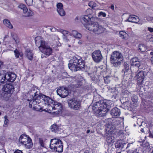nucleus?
<instances>
[{
  "label": "nucleus",
  "mask_w": 153,
  "mask_h": 153,
  "mask_svg": "<svg viewBox=\"0 0 153 153\" xmlns=\"http://www.w3.org/2000/svg\"><path fill=\"white\" fill-rule=\"evenodd\" d=\"M39 51L45 55L44 56L42 55V58L49 56L52 54L53 51L52 48L48 45L47 43L45 44H43L42 46H39Z\"/></svg>",
  "instance_id": "0eeeda50"
},
{
  "label": "nucleus",
  "mask_w": 153,
  "mask_h": 153,
  "mask_svg": "<svg viewBox=\"0 0 153 153\" xmlns=\"http://www.w3.org/2000/svg\"><path fill=\"white\" fill-rule=\"evenodd\" d=\"M110 113L113 117L117 118L120 115V110L117 107H114L111 110Z\"/></svg>",
  "instance_id": "6ab92c4d"
},
{
  "label": "nucleus",
  "mask_w": 153,
  "mask_h": 153,
  "mask_svg": "<svg viewBox=\"0 0 153 153\" xmlns=\"http://www.w3.org/2000/svg\"><path fill=\"white\" fill-rule=\"evenodd\" d=\"M50 142V148L52 150L59 153L63 151V146L61 140L55 138L51 139Z\"/></svg>",
  "instance_id": "20e7f679"
},
{
  "label": "nucleus",
  "mask_w": 153,
  "mask_h": 153,
  "mask_svg": "<svg viewBox=\"0 0 153 153\" xmlns=\"http://www.w3.org/2000/svg\"><path fill=\"white\" fill-rule=\"evenodd\" d=\"M29 137L25 134H22L20 136L19 139V142L23 145L24 143L27 141V139L29 138Z\"/></svg>",
  "instance_id": "a878e982"
},
{
  "label": "nucleus",
  "mask_w": 153,
  "mask_h": 153,
  "mask_svg": "<svg viewBox=\"0 0 153 153\" xmlns=\"http://www.w3.org/2000/svg\"><path fill=\"white\" fill-rule=\"evenodd\" d=\"M62 109V105L61 103L54 101L51 105L49 106L48 111L49 113L57 115L61 113Z\"/></svg>",
  "instance_id": "39448f33"
},
{
  "label": "nucleus",
  "mask_w": 153,
  "mask_h": 153,
  "mask_svg": "<svg viewBox=\"0 0 153 153\" xmlns=\"http://www.w3.org/2000/svg\"><path fill=\"white\" fill-rule=\"evenodd\" d=\"M147 30L150 33H153V28L149 27L147 28Z\"/></svg>",
  "instance_id": "8fccbe9b"
},
{
  "label": "nucleus",
  "mask_w": 153,
  "mask_h": 153,
  "mask_svg": "<svg viewBox=\"0 0 153 153\" xmlns=\"http://www.w3.org/2000/svg\"><path fill=\"white\" fill-rule=\"evenodd\" d=\"M57 11L63 9V6L61 3H59L56 5Z\"/></svg>",
  "instance_id": "58836bf2"
},
{
  "label": "nucleus",
  "mask_w": 153,
  "mask_h": 153,
  "mask_svg": "<svg viewBox=\"0 0 153 153\" xmlns=\"http://www.w3.org/2000/svg\"><path fill=\"white\" fill-rule=\"evenodd\" d=\"M78 20V17L77 16L75 19V20L77 22Z\"/></svg>",
  "instance_id": "5fc2aeb1"
},
{
  "label": "nucleus",
  "mask_w": 153,
  "mask_h": 153,
  "mask_svg": "<svg viewBox=\"0 0 153 153\" xmlns=\"http://www.w3.org/2000/svg\"><path fill=\"white\" fill-rule=\"evenodd\" d=\"M151 153H153V150H152V152H151Z\"/></svg>",
  "instance_id": "338daca9"
},
{
  "label": "nucleus",
  "mask_w": 153,
  "mask_h": 153,
  "mask_svg": "<svg viewBox=\"0 0 153 153\" xmlns=\"http://www.w3.org/2000/svg\"><path fill=\"white\" fill-rule=\"evenodd\" d=\"M112 133H108L106 136V141L108 143H111L114 142V138L112 135Z\"/></svg>",
  "instance_id": "cd10ccee"
},
{
  "label": "nucleus",
  "mask_w": 153,
  "mask_h": 153,
  "mask_svg": "<svg viewBox=\"0 0 153 153\" xmlns=\"http://www.w3.org/2000/svg\"><path fill=\"white\" fill-rule=\"evenodd\" d=\"M4 118L5 120H4V123L3 125V126L4 127H6L7 126V124L9 120L7 119V116H5Z\"/></svg>",
  "instance_id": "37998d69"
},
{
  "label": "nucleus",
  "mask_w": 153,
  "mask_h": 153,
  "mask_svg": "<svg viewBox=\"0 0 153 153\" xmlns=\"http://www.w3.org/2000/svg\"><path fill=\"white\" fill-rule=\"evenodd\" d=\"M35 42L36 46H42L43 44H45L46 43L42 39V38L40 36H37L35 39Z\"/></svg>",
  "instance_id": "412c9836"
},
{
  "label": "nucleus",
  "mask_w": 153,
  "mask_h": 153,
  "mask_svg": "<svg viewBox=\"0 0 153 153\" xmlns=\"http://www.w3.org/2000/svg\"><path fill=\"white\" fill-rule=\"evenodd\" d=\"M113 105L112 102L107 100L105 102L102 101L97 102L92 106V109L97 116L102 117L105 115L110 108Z\"/></svg>",
  "instance_id": "f257e3e1"
},
{
  "label": "nucleus",
  "mask_w": 153,
  "mask_h": 153,
  "mask_svg": "<svg viewBox=\"0 0 153 153\" xmlns=\"http://www.w3.org/2000/svg\"><path fill=\"white\" fill-rule=\"evenodd\" d=\"M78 43L79 44H81L82 43V41H79L78 42Z\"/></svg>",
  "instance_id": "4d7b16f0"
},
{
  "label": "nucleus",
  "mask_w": 153,
  "mask_h": 153,
  "mask_svg": "<svg viewBox=\"0 0 153 153\" xmlns=\"http://www.w3.org/2000/svg\"><path fill=\"white\" fill-rule=\"evenodd\" d=\"M90 132V130H87V134L89 133Z\"/></svg>",
  "instance_id": "bf43d9fd"
},
{
  "label": "nucleus",
  "mask_w": 153,
  "mask_h": 153,
  "mask_svg": "<svg viewBox=\"0 0 153 153\" xmlns=\"http://www.w3.org/2000/svg\"><path fill=\"white\" fill-rule=\"evenodd\" d=\"M151 60L152 64H153V56L151 58Z\"/></svg>",
  "instance_id": "6e6d98bb"
},
{
  "label": "nucleus",
  "mask_w": 153,
  "mask_h": 153,
  "mask_svg": "<svg viewBox=\"0 0 153 153\" xmlns=\"http://www.w3.org/2000/svg\"><path fill=\"white\" fill-rule=\"evenodd\" d=\"M38 98H39L40 99H41L45 102V106L48 107L47 110L49 109V107L51 105V103H53L54 101L48 96H47L43 94H40L38 95Z\"/></svg>",
  "instance_id": "f8f14e48"
},
{
  "label": "nucleus",
  "mask_w": 153,
  "mask_h": 153,
  "mask_svg": "<svg viewBox=\"0 0 153 153\" xmlns=\"http://www.w3.org/2000/svg\"><path fill=\"white\" fill-rule=\"evenodd\" d=\"M116 129V128L111 123L107 126L106 128V131L108 133H112V132L114 131Z\"/></svg>",
  "instance_id": "b1692460"
},
{
  "label": "nucleus",
  "mask_w": 153,
  "mask_h": 153,
  "mask_svg": "<svg viewBox=\"0 0 153 153\" xmlns=\"http://www.w3.org/2000/svg\"><path fill=\"white\" fill-rule=\"evenodd\" d=\"M3 23L6 26L9 28H13V26L9 20L6 19H4L3 21Z\"/></svg>",
  "instance_id": "473e14b6"
},
{
  "label": "nucleus",
  "mask_w": 153,
  "mask_h": 153,
  "mask_svg": "<svg viewBox=\"0 0 153 153\" xmlns=\"http://www.w3.org/2000/svg\"><path fill=\"white\" fill-rule=\"evenodd\" d=\"M146 19L148 21L153 22V17H152L147 16L146 17Z\"/></svg>",
  "instance_id": "49530a36"
},
{
  "label": "nucleus",
  "mask_w": 153,
  "mask_h": 153,
  "mask_svg": "<svg viewBox=\"0 0 153 153\" xmlns=\"http://www.w3.org/2000/svg\"><path fill=\"white\" fill-rule=\"evenodd\" d=\"M68 106L74 110H79L81 108V102L79 100L73 98L69 100L68 102Z\"/></svg>",
  "instance_id": "6e6552de"
},
{
  "label": "nucleus",
  "mask_w": 153,
  "mask_h": 153,
  "mask_svg": "<svg viewBox=\"0 0 153 153\" xmlns=\"http://www.w3.org/2000/svg\"><path fill=\"white\" fill-rule=\"evenodd\" d=\"M25 54L27 58L29 59L30 60L33 59V54L30 50L29 49L26 50Z\"/></svg>",
  "instance_id": "bb28decb"
},
{
  "label": "nucleus",
  "mask_w": 153,
  "mask_h": 153,
  "mask_svg": "<svg viewBox=\"0 0 153 153\" xmlns=\"http://www.w3.org/2000/svg\"><path fill=\"white\" fill-rule=\"evenodd\" d=\"M143 128H142L141 130V131L143 132Z\"/></svg>",
  "instance_id": "680f3d73"
},
{
  "label": "nucleus",
  "mask_w": 153,
  "mask_h": 153,
  "mask_svg": "<svg viewBox=\"0 0 153 153\" xmlns=\"http://www.w3.org/2000/svg\"><path fill=\"white\" fill-rule=\"evenodd\" d=\"M58 95L62 98H65L68 94V91L67 88L63 87L59 88L57 90Z\"/></svg>",
  "instance_id": "2eb2a0df"
},
{
  "label": "nucleus",
  "mask_w": 153,
  "mask_h": 153,
  "mask_svg": "<svg viewBox=\"0 0 153 153\" xmlns=\"http://www.w3.org/2000/svg\"><path fill=\"white\" fill-rule=\"evenodd\" d=\"M71 34L74 39V38L79 39L82 37L81 34L76 30L72 31L71 32Z\"/></svg>",
  "instance_id": "5701e85b"
},
{
  "label": "nucleus",
  "mask_w": 153,
  "mask_h": 153,
  "mask_svg": "<svg viewBox=\"0 0 153 153\" xmlns=\"http://www.w3.org/2000/svg\"><path fill=\"white\" fill-rule=\"evenodd\" d=\"M4 74L5 82L7 81L13 82L16 77V75L12 72H8L6 73H4Z\"/></svg>",
  "instance_id": "ddd939ff"
},
{
  "label": "nucleus",
  "mask_w": 153,
  "mask_h": 153,
  "mask_svg": "<svg viewBox=\"0 0 153 153\" xmlns=\"http://www.w3.org/2000/svg\"><path fill=\"white\" fill-rule=\"evenodd\" d=\"M86 28L97 34H99L103 33L105 30L104 28L101 25H99L96 22L91 23V25L86 27Z\"/></svg>",
  "instance_id": "423d86ee"
},
{
  "label": "nucleus",
  "mask_w": 153,
  "mask_h": 153,
  "mask_svg": "<svg viewBox=\"0 0 153 153\" xmlns=\"http://www.w3.org/2000/svg\"><path fill=\"white\" fill-rule=\"evenodd\" d=\"M19 7L23 10V13L25 14V16H32L33 13L30 10H28L26 6L23 4H20Z\"/></svg>",
  "instance_id": "f3484780"
},
{
  "label": "nucleus",
  "mask_w": 153,
  "mask_h": 153,
  "mask_svg": "<svg viewBox=\"0 0 153 153\" xmlns=\"http://www.w3.org/2000/svg\"><path fill=\"white\" fill-rule=\"evenodd\" d=\"M23 144L25 147L27 149H30L31 148L33 145V144L31 138L29 137L25 143Z\"/></svg>",
  "instance_id": "393cba45"
},
{
  "label": "nucleus",
  "mask_w": 153,
  "mask_h": 153,
  "mask_svg": "<svg viewBox=\"0 0 153 153\" xmlns=\"http://www.w3.org/2000/svg\"><path fill=\"white\" fill-rule=\"evenodd\" d=\"M94 18L91 16L85 15L81 19V21L84 26L86 28V27L91 25V23L94 22Z\"/></svg>",
  "instance_id": "9b49d317"
},
{
  "label": "nucleus",
  "mask_w": 153,
  "mask_h": 153,
  "mask_svg": "<svg viewBox=\"0 0 153 153\" xmlns=\"http://www.w3.org/2000/svg\"><path fill=\"white\" fill-rule=\"evenodd\" d=\"M71 46L70 45H69V47H71Z\"/></svg>",
  "instance_id": "774afa93"
},
{
  "label": "nucleus",
  "mask_w": 153,
  "mask_h": 153,
  "mask_svg": "<svg viewBox=\"0 0 153 153\" xmlns=\"http://www.w3.org/2000/svg\"><path fill=\"white\" fill-rule=\"evenodd\" d=\"M92 56L93 60L97 62L101 61L102 58L101 51L100 50L94 51L92 54Z\"/></svg>",
  "instance_id": "4468645a"
},
{
  "label": "nucleus",
  "mask_w": 153,
  "mask_h": 153,
  "mask_svg": "<svg viewBox=\"0 0 153 153\" xmlns=\"http://www.w3.org/2000/svg\"><path fill=\"white\" fill-rule=\"evenodd\" d=\"M84 153H89V152L88 151L86 150L84 152Z\"/></svg>",
  "instance_id": "13d9d810"
},
{
  "label": "nucleus",
  "mask_w": 153,
  "mask_h": 153,
  "mask_svg": "<svg viewBox=\"0 0 153 153\" xmlns=\"http://www.w3.org/2000/svg\"><path fill=\"white\" fill-rule=\"evenodd\" d=\"M14 52L15 57L17 58H19V56L22 57L23 54L22 52H20L17 49H15L14 51Z\"/></svg>",
  "instance_id": "7c9ffc66"
},
{
  "label": "nucleus",
  "mask_w": 153,
  "mask_h": 153,
  "mask_svg": "<svg viewBox=\"0 0 153 153\" xmlns=\"http://www.w3.org/2000/svg\"><path fill=\"white\" fill-rule=\"evenodd\" d=\"M43 107H41L39 104H36V105L33 107V109L36 111H42L45 109H43Z\"/></svg>",
  "instance_id": "c756f323"
},
{
  "label": "nucleus",
  "mask_w": 153,
  "mask_h": 153,
  "mask_svg": "<svg viewBox=\"0 0 153 153\" xmlns=\"http://www.w3.org/2000/svg\"><path fill=\"white\" fill-rule=\"evenodd\" d=\"M111 124L113 126L116 128L120 125V122L119 120L117 119L114 121Z\"/></svg>",
  "instance_id": "f704fd0d"
},
{
  "label": "nucleus",
  "mask_w": 153,
  "mask_h": 153,
  "mask_svg": "<svg viewBox=\"0 0 153 153\" xmlns=\"http://www.w3.org/2000/svg\"><path fill=\"white\" fill-rule=\"evenodd\" d=\"M5 82V78L4 74L2 73L1 71L0 72V85L4 84Z\"/></svg>",
  "instance_id": "2f4dec72"
},
{
  "label": "nucleus",
  "mask_w": 153,
  "mask_h": 153,
  "mask_svg": "<svg viewBox=\"0 0 153 153\" xmlns=\"http://www.w3.org/2000/svg\"><path fill=\"white\" fill-rule=\"evenodd\" d=\"M13 39L14 40L16 43H19V38L17 36H16L15 37H13Z\"/></svg>",
  "instance_id": "de8ad7c7"
},
{
  "label": "nucleus",
  "mask_w": 153,
  "mask_h": 153,
  "mask_svg": "<svg viewBox=\"0 0 153 153\" xmlns=\"http://www.w3.org/2000/svg\"><path fill=\"white\" fill-rule=\"evenodd\" d=\"M101 16H102L103 17H105L106 16V14L104 12H100L99 13L98 16L99 17H100Z\"/></svg>",
  "instance_id": "a18cd8bd"
},
{
  "label": "nucleus",
  "mask_w": 153,
  "mask_h": 153,
  "mask_svg": "<svg viewBox=\"0 0 153 153\" xmlns=\"http://www.w3.org/2000/svg\"><path fill=\"white\" fill-rule=\"evenodd\" d=\"M61 32L64 36V39L70 41L72 44L74 43V39L71 36V32H69L68 31L65 30H62Z\"/></svg>",
  "instance_id": "dca6fc26"
},
{
  "label": "nucleus",
  "mask_w": 153,
  "mask_h": 153,
  "mask_svg": "<svg viewBox=\"0 0 153 153\" xmlns=\"http://www.w3.org/2000/svg\"><path fill=\"white\" fill-rule=\"evenodd\" d=\"M124 68L125 70L124 72H127L129 69V66L127 63H125L124 64Z\"/></svg>",
  "instance_id": "c03bdc74"
},
{
  "label": "nucleus",
  "mask_w": 153,
  "mask_h": 153,
  "mask_svg": "<svg viewBox=\"0 0 153 153\" xmlns=\"http://www.w3.org/2000/svg\"><path fill=\"white\" fill-rule=\"evenodd\" d=\"M139 24H141V25L142 24V23H139Z\"/></svg>",
  "instance_id": "69168bd1"
},
{
  "label": "nucleus",
  "mask_w": 153,
  "mask_h": 153,
  "mask_svg": "<svg viewBox=\"0 0 153 153\" xmlns=\"http://www.w3.org/2000/svg\"><path fill=\"white\" fill-rule=\"evenodd\" d=\"M14 153H23L22 151L17 150H16Z\"/></svg>",
  "instance_id": "3c124183"
},
{
  "label": "nucleus",
  "mask_w": 153,
  "mask_h": 153,
  "mask_svg": "<svg viewBox=\"0 0 153 153\" xmlns=\"http://www.w3.org/2000/svg\"><path fill=\"white\" fill-rule=\"evenodd\" d=\"M123 146V144L122 143L120 144V147H122Z\"/></svg>",
  "instance_id": "e2e57ef3"
},
{
  "label": "nucleus",
  "mask_w": 153,
  "mask_h": 153,
  "mask_svg": "<svg viewBox=\"0 0 153 153\" xmlns=\"http://www.w3.org/2000/svg\"><path fill=\"white\" fill-rule=\"evenodd\" d=\"M130 144H128V145L127 147H129V146H130Z\"/></svg>",
  "instance_id": "0e129e2a"
},
{
  "label": "nucleus",
  "mask_w": 153,
  "mask_h": 153,
  "mask_svg": "<svg viewBox=\"0 0 153 153\" xmlns=\"http://www.w3.org/2000/svg\"><path fill=\"white\" fill-rule=\"evenodd\" d=\"M39 143L40 145L42 146H44L43 141V140L41 139H39Z\"/></svg>",
  "instance_id": "09e8293b"
},
{
  "label": "nucleus",
  "mask_w": 153,
  "mask_h": 153,
  "mask_svg": "<svg viewBox=\"0 0 153 153\" xmlns=\"http://www.w3.org/2000/svg\"><path fill=\"white\" fill-rule=\"evenodd\" d=\"M31 93L32 96H34V97H33L34 99L31 100L29 102V106L30 108L32 107V106H34L36 105V104H40L41 102L39 99V98H38V96L36 97V99L34 97L38 95L37 94H36L37 92L36 91H35L34 89H33L31 90Z\"/></svg>",
  "instance_id": "1a4fd4ad"
},
{
  "label": "nucleus",
  "mask_w": 153,
  "mask_h": 153,
  "mask_svg": "<svg viewBox=\"0 0 153 153\" xmlns=\"http://www.w3.org/2000/svg\"><path fill=\"white\" fill-rule=\"evenodd\" d=\"M139 17L134 15H130L127 19V21L129 22L137 23L139 21Z\"/></svg>",
  "instance_id": "aec40b11"
},
{
  "label": "nucleus",
  "mask_w": 153,
  "mask_h": 153,
  "mask_svg": "<svg viewBox=\"0 0 153 153\" xmlns=\"http://www.w3.org/2000/svg\"><path fill=\"white\" fill-rule=\"evenodd\" d=\"M56 39L55 41L53 42L54 45L55 46H59L61 45V44L59 41V38L58 37H56Z\"/></svg>",
  "instance_id": "4c0bfd02"
},
{
  "label": "nucleus",
  "mask_w": 153,
  "mask_h": 153,
  "mask_svg": "<svg viewBox=\"0 0 153 153\" xmlns=\"http://www.w3.org/2000/svg\"><path fill=\"white\" fill-rule=\"evenodd\" d=\"M59 127L56 124H54L51 127V130L52 131L56 132L59 130Z\"/></svg>",
  "instance_id": "72a5a7b5"
},
{
  "label": "nucleus",
  "mask_w": 153,
  "mask_h": 153,
  "mask_svg": "<svg viewBox=\"0 0 153 153\" xmlns=\"http://www.w3.org/2000/svg\"><path fill=\"white\" fill-rule=\"evenodd\" d=\"M68 67L72 71L83 70L84 68L85 63L82 58L78 56L73 57L68 64Z\"/></svg>",
  "instance_id": "f03ea898"
},
{
  "label": "nucleus",
  "mask_w": 153,
  "mask_h": 153,
  "mask_svg": "<svg viewBox=\"0 0 153 153\" xmlns=\"http://www.w3.org/2000/svg\"><path fill=\"white\" fill-rule=\"evenodd\" d=\"M144 74L143 71L139 72L135 76V78L137 79V84L140 85L142 83L144 79Z\"/></svg>",
  "instance_id": "a211bd4d"
},
{
  "label": "nucleus",
  "mask_w": 153,
  "mask_h": 153,
  "mask_svg": "<svg viewBox=\"0 0 153 153\" xmlns=\"http://www.w3.org/2000/svg\"><path fill=\"white\" fill-rule=\"evenodd\" d=\"M3 62L0 60V69L1 68V66L3 65Z\"/></svg>",
  "instance_id": "603ef678"
},
{
  "label": "nucleus",
  "mask_w": 153,
  "mask_h": 153,
  "mask_svg": "<svg viewBox=\"0 0 153 153\" xmlns=\"http://www.w3.org/2000/svg\"><path fill=\"white\" fill-rule=\"evenodd\" d=\"M58 13L61 16H63L65 15V12L63 9H61L57 11Z\"/></svg>",
  "instance_id": "e433bc0d"
},
{
  "label": "nucleus",
  "mask_w": 153,
  "mask_h": 153,
  "mask_svg": "<svg viewBox=\"0 0 153 153\" xmlns=\"http://www.w3.org/2000/svg\"><path fill=\"white\" fill-rule=\"evenodd\" d=\"M88 5L92 8L94 9V7H96V4L93 1H92L89 3Z\"/></svg>",
  "instance_id": "ea45409f"
},
{
  "label": "nucleus",
  "mask_w": 153,
  "mask_h": 153,
  "mask_svg": "<svg viewBox=\"0 0 153 153\" xmlns=\"http://www.w3.org/2000/svg\"><path fill=\"white\" fill-rule=\"evenodd\" d=\"M110 76H107L106 77H104V79L105 83L108 84L110 82Z\"/></svg>",
  "instance_id": "a19ab883"
},
{
  "label": "nucleus",
  "mask_w": 153,
  "mask_h": 153,
  "mask_svg": "<svg viewBox=\"0 0 153 153\" xmlns=\"http://www.w3.org/2000/svg\"><path fill=\"white\" fill-rule=\"evenodd\" d=\"M119 35L122 39H127L128 38V35L126 32L123 31H120Z\"/></svg>",
  "instance_id": "c85d7f7f"
},
{
  "label": "nucleus",
  "mask_w": 153,
  "mask_h": 153,
  "mask_svg": "<svg viewBox=\"0 0 153 153\" xmlns=\"http://www.w3.org/2000/svg\"><path fill=\"white\" fill-rule=\"evenodd\" d=\"M131 63L132 66H135L138 68L140 66L139 60L137 58H134L131 60Z\"/></svg>",
  "instance_id": "4be33fe9"
},
{
  "label": "nucleus",
  "mask_w": 153,
  "mask_h": 153,
  "mask_svg": "<svg viewBox=\"0 0 153 153\" xmlns=\"http://www.w3.org/2000/svg\"><path fill=\"white\" fill-rule=\"evenodd\" d=\"M139 50L142 52L145 51L146 50V48L145 45L140 44L138 46Z\"/></svg>",
  "instance_id": "c9c22d12"
},
{
  "label": "nucleus",
  "mask_w": 153,
  "mask_h": 153,
  "mask_svg": "<svg viewBox=\"0 0 153 153\" xmlns=\"http://www.w3.org/2000/svg\"><path fill=\"white\" fill-rule=\"evenodd\" d=\"M26 3L28 6H31L33 4V0H25Z\"/></svg>",
  "instance_id": "79ce46f5"
},
{
  "label": "nucleus",
  "mask_w": 153,
  "mask_h": 153,
  "mask_svg": "<svg viewBox=\"0 0 153 153\" xmlns=\"http://www.w3.org/2000/svg\"><path fill=\"white\" fill-rule=\"evenodd\" d=\"M150 54L152 55H153V52H150Z\"/></svg>",
  "instance_id": "052dcab7"
},
{
  "label": "nucleus",
  "mask_w": 153,
  "mask_h": 153,
  "mask_svg": "<svg viewBox=\"0 0 153 153\" xmlns=\"http://www.w3.org/2000/svg\"><path fill=\"white\" fill-rule=\"evenodd\" d=\"M123 56L120 52L115 51L111 55V63L114 67H119L123 62Z\"/></svg>",
  "instance_id": "7ed1b4c3"
},
{
  "label": "nucleus",
  "mask_w": 153,
  "mask_h": 153,
  "mask_svg": "<svg viewBox=\"0 0 153 153\" xmlns=\"http://www.w3.org/2000/svg\"><path fill=\"white\" fill-rule=\"evenodd\" d=\"M113 10H114V6L113 4H112L110 7Z\"/></svg>",
  "instance_id": "864d4df0"
},
{
  "label": "nucleus",
  "mask_w": 153,
  "mask_h": 153,
  "mask_svg": "<svg viewBox=\"0 0 153 153\" xmlns=\"http://www.w3.org/2000/svg\"><path fill=\"white\" fill-rule=\"evenodd\" d=\"M13 87L11 84H7L2 88V90L4 91V96L9 97L11 94L13 92Z\"/></svg>",
  "instance_id": "9d476101"
}]
</instances>
